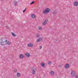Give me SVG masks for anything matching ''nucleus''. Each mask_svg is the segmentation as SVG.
<instances>
[{"label":"nucleus","mask_w":78,"mask_h":78,"mask_svg":"<svg viewBox=\"0 0 78 78\" xmlns=\"http://www.w3.org/2000/svg\"><path fill=\"white\" fill-rule=\"evenodd\" d=\"M47 23L44 21L42 23V25H45Z\"/></svg>","instance_id":"19"},{"label":"nucleus","mask_w":78,"mask_h":78,"mask_svg":"<svg viewBox=\"0 0 78 78\" xmlns=\"http://www.w3.org/2000/svg\"><path fill=\"white\" fill-rule=\"evenodd\" d=\"M16 75L17 77H20L21 76V74L19 73H18L16 74Z\"/></svg>","instance_id":"9"},{"label":"nucleus","mask_w":78,"mask_h":78,"mask_svg":"<svg viewBox=\"0 0 78 78\" xmlns=\"http://www.w3.org/2000/svg\"><path fill=\"white\" fill-rule=\"evenodd\" d=\"M17 71V69H15L13 70V72L14 73H16Z\"/></svg>","instance_id":"15"},{"label":"nucleus","mask_w":78,"mask_h":78,"mask_svg":"<svg viewBox=\"0 0 78 78\" xmlns=\"http://www.w3.org/2000/svg\"><path fill=\"white\" fill-rule=\"evenodd\" d=\"M42 48V46H40V49H41V48Z\"/></svg>","instance_id":"28"},{"label":"nucleus","mask_w":78,"mask_h":78,"mask_svg":"<svg viewBox=\"0 0 78 78\" xmlns=\"http://www.w3.org/2000/svg\"><path fill=\"white\" fill-rule=\"evenodd\" d=\"M51 64V62H48V64L49 65H50V64Z\"/></svg>","instance_id":"25"},{"label":"nucleus","mask_w":78,"mask_h":78,"mask_svg":"<svg viewBox=\"0 0 78 78\" xmlns=\"http://www.w3.org/2000/svg\"><path fill=\"white\" fill-rule=\"evenodd\" d=\"M78 76L76 75V76H75V78H78Z\"/></svg>","instance_id":"27"},{"label":"nucleus","mask_w":78,"mask_h":78,"mask_svg":"<svg viewBox=\"0 0 78 78\" xmlns=\"http://www.w3.org/2000/svg\"><path fill=\"white\" fill-rule=\"evenodd\" d=\"M24 57L23 55V54H20V58H23Z\"/></svg>","instance_id":"12"},{"label":"nucleus","mask_w":78,"mask_h":78,"mask_svg":"<svg viewBox=\"0 0 78 78\" xmlns=\"http://www.w3.org/2000/svg\"><path fill=\"white\" fill-rule=\"evenodd\" d=\"M25 55H26V56H27V57H30V54H29V53H25Z\"/></svg>","instance_id":"11"},{"label":"nucleus","mask_w":78,"mask_h":78,"mask_svg":"<svg viewBox=\"0 0 78 78\" xmlns=\"http://www.w3.org/2000/svg\"><path fill=\"white\" fill-rule=\"evenodd\" d=\"M34 3V2L33 1L31 3H30V4L31 5L32 4H33Z\"/></svg>","instance_id":"24"},{"label":"nucleus","mask_w":78,"mask_h":78,"mask_svg":"<svg viewBox=\"0 0 78 78\" xmlns=\"http://www.w3.org/2000/svg\"><path fill=\"white\" fill-rule=\"evenodd\" d=\"M38 29L40 30H42V27H38Z\"/></svg>","instance_id":"21"},{"label":"nucleus","mask_w":78,"mask_h":78,"mask_svg":"<svg viewBox=\"0 0 78 78\" xmlns=\"http://www.w3.org/2000/svg\"><path fill=\"white\" fill-rule=\"evenodd\" d=\"M41 36V35L39 34H37L36 35V37H39Z\"/></svg>","instance_id":"14"},{"label":"nucleus","mask_w":78,"mask_h":78,"mask_svg":"<svg viewBox=\"0 0 78 78\" xmlns=\"http://www.w3.org/2000/svg\"><path fill=\"white\" fill-rule=\"evenodd\" d=\"M14 5H17V2H14Z\"/></svg>","instance_id":"22"},{"label":"nucleus","mask_w":78,"mask_h":78,"mask_svg":"<svg viewBox=\"0 0 78 78\" xmlns=\"http://www.w3.org/2000/svg\"><path fill=\"white\" fill-rule=\"evenodd\" d=\"M54 71H51L50 72V75H52V76L54 75Z\"/></svg>","instance_id":"8"},{"label":"nucleus","mask_w":78,"mask_h":78,"mask_svg":"<svg viewBox=\"0 0 78 78\" xmlns=\"http://www.w3.org/2000/svg\"><path fill=\"white\" fill-rule=\"evenodd\" d=\"M44 2H41V5H44Z\"/></svg>","instance_id":"23"},{"label":"nucleus","mask_w":78,"mask_h":78,"mask_svg":"<svg viewBox=\"0 0 78 78\" xmlns=\"http://www.w3.org/2000/svg\"><path fill=\"white\" fill-rule=\"evenodd\" d=\"M11 34L13 36H14V37H15L16 36V35L14 34V33H11Z\"/></svg>","instance_id":"16"},{"label":"nucleus","mask_w":78,"mask_h":78,"mask_svg":"<svg viewBox=\"0 0 78 78\" xmlns=\"http://www.w3.org/2000/svg\"><path fill=\"white\" fill-rule=\"evenodd\" d=\"M71 74L72 76H74L75 75V72L73 71H72L71 72Z\"/></svg>","instance_id":"3"},{"label":"nucleus","mask_w":78,"mask_h":78,"mask_svg":"<svg viewBox=\"0 0 78 78\" xmlns=\"http://www.w3.org/2000/svg\"><path fill=\"white\" fill-rule=\"evenodd\" d=\"M48 20L47 19V20H44V22L46 23H47L48 22Z\"/></svg>","instance_id":"20"},{"label":"nucleus","mask_w":78,"mask_h":78,"mask_svg":"<svg viewBox=\"0 0 78 78\" xmlns=\"http://www.w3.org/2000/svg\"><path fill=\"white\" fill-rule=\"evenodd\" d=\"M27 46L29 47H33V44L32 43H30L27 44Z\"/></svg>","instance_id":"4"},{"label":"nucleus","mask_w":78,"mask_h":78,"mask_svg":"<svg viewBox=\"0 0 78 78\" xmlns=\"http://www.w3.org/2000/svg\"><path fill=\"white\" fill-rule=\"evenodd\" d=\"M11 44V42L10 41H8L6 42V41L5 44H7V45H9Z\"/></svg>","instance_id":"13"},{"label":"nucleus","mask_w":78,"mask_h":78,"mask_svg":"<svg viewBox=\"0 0 78 78\" xmlns=\"http://www.w3.org/2000/svg\"><path fill=\"white\" fill-rule=\"evenodd\" d=\"M32 74L34 75L35 74V73H36V72H35V71L33 70L32 72Z\"/></svg>","instance_id":"17"},{"label":"nucleus","mask_w":78,"mask_h":78,"mask_svg":"<svg viewBox=\"0 0 78 78\" xmlns=\"http://www.w3.org/2000/svg\"><path fill=\"white\" fill-rule=\"evenodd\" d=\"M25 10H26V9H25L23 11V12H25Z\"/></svg>","instance_id":"29"},{"label":"nucleus","mask_w":78,"mask_h":78,"mask_svg":"<svg viewBox=\"0 0 78 78\" xmlns=\"http://www.w3.org/2000/svg\"><path fill=\"white\" fill-rule=\"evenodd\" d=\"M62 66V65H59V67H61Z\"/></svg>","instance_id":"26"},{"label":"nucleus","mask_w":78,"mask_h":78,"mask_svg":"<svg viewBox=\"0 0 78 78\" xmlns=\"http://www.w3.org/2000/svg\"><path fill=\"white\" fill-rule=\"evenodd\" d=\"M74 5L75 6H77L78 5V2H74Z\"/></svg>","instance_id":"5"},{"label":"nucleus","mask_w":78,"mask_h":78,"mask_svg":"<svg viewBox=\"0 0 78 78\" xmlns=\"http://www.w3.org/2000/svg\"><path fill=\"white\" fill-rule=\"evenodd\" d=\"M2 1V0H1Z\"/></svg>","instance_id":"30"},{"label":"nucleus","mask_w":78,"mask_h":78,"mask_svg":"<svg viewBox=\"0 0 78 78\" xmlns=\"http://www.w3.org/2000/svg\"><path fill=\"white\" fill-rule=\"evenodd\" d=\"M50 11V9L48 8H47L45 11H43V13L44 14H46V13H48Z\"/></svg>","instance_id":"2"},{"label":"nucleus","mask_w":78,"mask_h":78,"mask_svg":"<svg viewBox=\"0 0 78 78\" xmlns=\"http://www.w3.org/2000/svg\"><path fill=\"white\" fill-rule=\"evenodd\" d=\"M69 64H66L65 65V68L66 69H69Z\"/></svg>","instance_id":"6"},{"label":"nucleus","mask_w":78,"mask_h":78,"mask_svg":"<svg viewBox=\"0 0 78 78\" xmlns=\"http://www.w3.org/2000/svg\"><path fill=\"white\" fill-rule=\"evenodd\" d=\"M6 42H7V40H2L1 41L0 44L1 45H6Z\"/></svg>","instance_id":"1"},{"label":"nucleus","mask_w":78,"mask_h":78,"mask_svg":"<svg viewBox=\"0 0 78 78\" xmlns=\"http://www.w3.org/2000/svg\"><path fill=\"white\" fill-rule=\"evenodd\" d=\"M41 66L42 67H44V66H45V64H44V63H42L41 64Z\"/></svg>","instance_id":"18"},{"label":"nucleus","mask_w":78,"mask_h":78,"mask_svg":"<svg viewBox=\"0 0 78 78\" xmlns=\"http://www.w3.org/2000/svg\"><path fill=\"white\" fill-rule=\"evenodd\" d=\"M41 41H42V38H38L37 39V42H39Z\"/></svg>","instance_id":"7"},{"label":"nucleus","mask_w":78,"mask_h":78,"mask_svg":"<svg viewBox=\"0 0 78 78\" xmlns=\"http://www.w3.org/2000/svg\"><path fill=\"white\" fill-rule=\"evenodd\" d=\"M31 17L33 19H34L36 17V16L34 14H32L31 15Z\"/></svg>","instance_id":"10"}]
</instances>
